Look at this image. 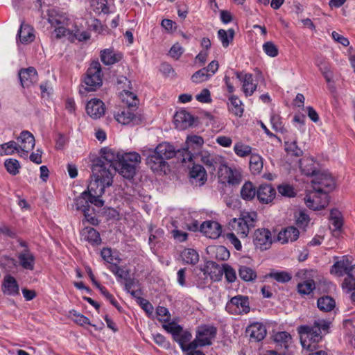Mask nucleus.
I'll use <instances>...</instances> for the list:
<instances>
[{
    "label": "nucleus",
    "instance_id": "obj_1",
    "mask_svg": "<svg viewBox=\"0 0 355 355\" xmlns=\"http://www.w3.org/2000/svg\"><path fill=\"white\" fill-rule=\"evenodd\" d=\"M329 322L324 319L314 321L313 324L302 325L298 327L300 343L304 349L311 353L309 355H327L324 350H317L318 343L324 334L329 332Z\"/></svg>",
    "mask_w": 355,
    "mask_h": 355
},
{
    "label": "nucleus",
    "instance_id": "obj_2",
    "mask_svg": "<svg viewBox=\"0 0 355 355\" xmlns=\"http://www.w3.org/2000/svg\"><path fill=\"white\" fill-rule=\"evenodd\" d=\"M337 261L331 268L330 272L337 277L347 275L342 283L343 289L347 293L355 288V264H352V259L348 256L335 257Z\"/></svg>",
    "mask_w": 355,
    "mask_h": 355
},
{
    "label": "nucleus",
    "instance_id": "obj_3",
    "mask_svg": "<svg viewBox=\"0 0 355 355\" xmlns=\"http://www.w3.org/2000/svg\"><path fill=\"white\" fill-rule=\"evenodd\" d=\"M140 162L141 156L135 152L117 155V162L114 171H118L125 178L131 179L135 176L137 167Z\"/></svg>",
    "mask_w": 355,
    "mask_h": 355
},
{
    "label": "nucleus",
    "instance_id": "obj_4",
    "mask_svg": "<svg viewBox=\"0 0 355 355\" xmlns=\"http://www.w3.org/2000/svg\"><path fill=\"white\" fill-rule=\"evenodd\" d=\"M83 83L80 88V93L85 94L87 92L96 91L103 84V72L101 65L98 61H94L87 69Z\"/></svg>",
    "mask_w": 355,
    "mask_h": 355
},
{
    "label": "nucleus",
    "instance_id": "obj_5",
    "mask_svg": "<svg viewBox=\"0 0 355 355\" xmlns=\"http://www.w3.org/2000/svg\"><path fill=\"white\" fill-rule=\"evenodd\" d=\"M101 166H92V178L90 182L88 191L89 194L102 196L105 193V189L110 187L112 183V174L107 172L104 173L100 171Z\"/></svg>",
    "mask_w": 355,
    "mask_h": 355
},
{
    "label": "nucleus",
    "instance_id": "obj_6",
    "mask_svg": "<svg viewBox=\"0 0 355 355\" xmlns=\"http://www.w3.org/2000/svg\"><path fill=\"white\" fill-rule=\"evenodd\" d=\"M257 219L255 211H243L239 218H234L231 222L232 228L242 237H246L250 230L254 227Z\"/></svg>",
    "mask_w": 355,
    "mask_h": 355
},
{
    "label": "nucleus",
    "instance_id": "obj_7",
    "mask_svg": "<svg viewBox=\"0 0 355 355\" xmlns=\"http://www.w3.org/2000/svg\"><path fill=\"white\" fill-rule=\"evenodd\" d=\"M335 180L326 172H318L311 180L312 189L322 193H328L335 188Z\"/></svg>",
    "mask_w": 355,
    "mask_h": 355
},
{
    "label": "nucleus",
    "instance_id": "obj_8",
    "mask_svg": "<svg viewBox=\"0 0 355 355\" xmlns=\"http://www.w3.org/2000/svg\"><path fill=\"white\" fill-rule=\"evenodd\" d=\"M225 309L228 313L234 315L249 313L250 309L248 297L238 295L232 297L227 302Z\"/></svg>",
    "mask_w": 355,
    "mask_h": 355
},
{
    "label": "nucleus",
    "instance_id": "obj_9",
    "mask_svg": "<svg viewBox=\"0 0 355 355\" xmlns=\"http://www.w3.org/2000/svg\"><path fill=\"white\" fill-rule=\"evenodd\" d=\"M306 205L313 210L324 209L329 204V195L311 190L304 198Z\"/></svg>",
    "mask_w": 355,
    "mask_h": 355
},
{
    "label": "nucleus",
    "instance_id": "obj_10",
    "mask_svg": "<svg viewBox=\"0 0 355 355\" xmlns=\"http://www.w3.org/2000/svg\"><path fill=\"white\" fill-rule=\"evenodd\" d=\"M117 162V159H115V155L113 152L110 150L103 149L101 150V155L99 158L94 161L92 166H101L100 171L107 172L112 173L115 168V164Z\"/></svg>",
    "mask_w": 355,
    "mask_h": 355
},
{
    "label": "nucleus",
    "instance_id": "obj_11",
    "mask_svg": "<svg viewBox=\"0 0 355 355\" xmlns=\"http://www.w3.org/2000/svg\"><path fill=\"white\" fill-rule=\"evenodd\" d=\"M18 144V155L23 158H27L28 153L35 145L34 136L28 130L22 131L17 137Z\"/></svg>",
    "mask_w": 355,
    "mask_h": 355
},
{
    "label": "nucleus",
    "instance_id": "obj_12",
    "mask_svg": "<svg viewBox=\"0 0 355 355\" xmlns=\"http://www.w3.org/2000/svg\"><path fill=\"white\" fill-rule=\"evenodd\" d=\"M253 243L256 249L261 251L269 249L272 243V234L266 228L255 230L253 234Z\"/></svg>",
    "mask_w": 355,
    "mask_h": 355
},
{
    "label": "nucleus",
    "instance_id": "obj_13",
    "mask_svg": "<svg viewBox=\"0 0 355 355\" xmlns=\"http://www.w3.org/2000/svg\"><path fill=\"white\" fill-rule=\"evenodd\" d=\"M216 328L212 325L204 324L198 327L196 331L197 340L200 342V346L210 345L211 340L216 336Z\"/></svg>",
    "mask_w": 355,
    "mask_h": 355
},
{
    "label": "nucleus",
    "instance_id": "obj_14",
    "mask_svg": "<svg viewBox=\"0 0 355 355\" xmlns=\"http://www.w3.org/2000/svg\"><path fill=\"white\" fill-rule=\"evenodd\" d=\"M308 272L307 270L302 269L296 274V277L302 280L297 286V291L302 295H309L315 288V284L313 279L307 278Z\"/></svg>",
    "mask_w": 355,
    "mask_h": 355
},
{
    "label": "nucleus",
    "instance_id": "obj_15",
    "mask_svg": "<svg viewBox=\"0 0 355 355\" xmlns=\"http://www.w3.org/2000/svg\"><path fill=\"white\" fill-rule=\"evenodd\" d=\"M143 155L146 156V164L153 171H164L166 166V162L154 150L148 149L144 150Z\"/></svg>",
    "mask_w": 355,
    "mask_h": 355
},
{
    "label": "nucleus",
    "instance_id": "obj_16",
    "mask_svg": "<svg viewBox=\"0 0 355 355\" xmlns=\"http://www.w3.org/2000/svg\"><path fill=\"white\" fill-rule=\"evenodd\" d=\"M236 77L242 83V91L245 96H252L257 90L258 83L251 73L242 75L239 71L235 72Z\"/></svg>",
    "mask_w": 355,
    "mask_h": 355
},
{
    "label": "nucleus",
    "instance_id": "obj_17",
    "mask_svg": "<svg viewBox=\"0 0 355 355\" xmlns=\"http://www.w3.org/2000/svg\"><path fill=\"white\" fill-rule=\"evenodd\" d=\"M246 333L251 341L259 342L262 340L267 334L266 326L259 322L250 324L246 329Z\"/></svg>",
    "mask_w": 355,
    "mask_h": 355
},
{
    "label": "nucleus",
    "instance_id": "obj_18",
    "mask_svg": "<svg viewBox=\"0 0 355 355\" xmlns=\"http://www.w3.org/2000/svg\"><path fill=\"white\" fill-rule=\"evenodd\" d=\"M105 107L103 102L97 98H92L87 102L86 112L93 119H98L105 114Z\"/></svg>",
    "mask_w": 355,
    "mask_h": 355
},
{
    "label": "nucleus",
    "instance_id": "obj_19",
    "mask_svg": "<svg viewBox=\"0 0 355 355\" xmlns=\"http://www.w3.org/2000/svg\"><path fill=\"white\" fill-rule=\"evenodd\" d=\"M1 290L6 295L15 296L19 294V286L16 279L9 274L3 277Z\"/></svg>",
    "mask_w": 355,
    "mask_h": 355
},
{
    "label": "nucleus",
    "instance_id": "obj_20",
    "mask_svg": "<svg viewBox=\"0 0 355 355\" xmlns=\"http://www.w3.org/2000/svg\"><path fill=\"white\" fill-rule=\"evenodd\" d=\"M200 231L207 237L210 239H217L222 232L220 225L216 221L207 220L205 221L200 225Z\"/></svg>",
    "mask_w": 355,
    "mask_h": 355
},
{
    "label": "nucleus",
    "instance_id": "obj_21",
    "mask_svg": "<svg viewBox=\"0 0 355 355\" xmlns=\"http://www.w3.org/2000/svg\"><path fill=\"white\" fill-rule=\"evenodd\" d=\"M115 119L119 123L123 125H137L141 121V118L137 116L132 112V110L130 107L123 109L120 112H118L115 115Z\"/></svg>",
    "mask_w": 355,
    "mask_h": 355
},
{
    "label": "nucleus",
    "instance_id": "obj_22",
    "mask_svg": "<svg viewBox=\"0 0 355 355\" xmlns=\"http://www.w3.org/2000/svg\"><path fill=\"white\" fill-rule=\"evenodd\" d=\"M19 78L21 85L24 88L29 87L34 83L37 82V72L33 67H30L26 69H21L19 71Z\"/></svg>",
    "mask_w": 355,
    "mask_h": 355
},
{
    "label": "nucleus",
    "instance_id": "obj_23",
    "mask_svg": "<svg viewBox=\"0 0 355 355\" xmlns=\"http://www.w3.org/2000/svg\"><path fill=\"white\" fill-rule=\"evenodd\" d=\"M174 123L177 128L185 130L191 126L194 121L193 116L186 110L178 111L174 115Z\"/></svg>",
    "mask_w": 355,
    "mask_h": 355
},
{
    "label": "nucleus",
    "instance_id": "obj_24",
    "mask_svg": "<svg viewBox=\"0 0 355 355\" xmlns=\"http://www.w3.org/2000/svg\"><path fill=\"white\" fill-rule=\"evenodd\" d=\"M276 195L275 189L268 184H261L257 190V198L260 202L268 204L271 202Z\"/></svg>",
    "mask_w": 355,
    "mask_h": 355
},
{
    "label": "nucleus",
    "instance_id": "obj_25",
    "mask_svg": "<svg viewBox=\"0 0 355 355\" xmlns=\"http://www.w3.org/2000/svg\"><path fill=\"white\" fill-rule=\"evenodd\" d=\"M19 266L25 270H33L35 265V257L28 248L24 249L18 254Z\"/></svg>",
    "mask_w": 355,
    "mask_h": 355
},
{
    "label": "nucleus",
    "instance_id": "obj_26",
    "mask_svg": "<svg viewBox=\"0 0 355 355\" xmlns=\"http://www.w3.org/2000/svg\"><path fill=\"white\" fill-rule=\"evenodd\" d=\"M300 232L294 226H288L282 230L278 235L277 240L282 244H286L289 242H294L299 238Z\"/></svg>",
    "mask_w": 355,
    "mask_h": 355
},
{
    "label": "nucleus",
    "instance_id": "obj_27",
    "mask_svg": "<svg viewBox=\"0 0 355 355\" xmlns=\"http://www.w3.org/2000/svg\"><path fill=\"white\" fill-rule=\"evenodd\" d=\"M204 144V139L202 137L198 135L188 136L186 140L187 151L189 155V160L191 161L193 157H195V152L192 151L198 150Z\"/></svg>",
    "mask_w": 355,
    "mask_h": 355
},
{
    "label": "nucleus",
    "instance_id": "obj_28",
    "mask_svg": "<svg viewBox=\"0 0 355 355\" xmlns=\"http://www.w3.org/2000/svg\"><path fill=\"white\" fill-rule=\"evenodd\" d=\"M200 270L203 273L205 279H207L209 277L211 281L214 282L219 280L223 275L222 270L218 268L213 261L207 262L203 268H200Z\"/></svg>",
    "mask_w": 355,
    "mask_h": 355
},
{
    "label": "nucleus",
    "instance_id": "obj_29",
    "mask_svg": "<svg viewBox=\"0 0 355 355\" xmlns=\"http://www.w3.org/2000/svg\"><path fill=\"white\" fill-rule=\"evenodd\" d=\"M190 176L193 184L202 186L207 181V173L202 166L194 164L190 171Z\"/></svg>",
    "mask_w": 355,
    "mask_h": 355
},
{
    "label": "nucleus",
    "instance_id": "obj_30",
    "mask_svg": "<svg viewBox=\"0 0 355 355\" xmlns=\"http://www.w3.org/2000/svg\"><path fill=\"white\" fill-rule=\"evenodd\" d=\"M22 44H28L35 39L34 29L29 24H21L17 33Z\"/></svg>",
    "mask_w": 355,
    "mask_h": 355
},
{
    "label": "nucleus",
    "instance_id": "obj_31",
    "mask_svg": "<svg viewBox=\"0 0 355 355\" xmlns=\"http://www.w3.org/2000/svg\"><path fill=\"white\" fill-rule=\"evenodd\" d=\"M153 150L154 153L163 157L164 161L173 158L176 154L174 147L167 142L159 144Z\"/></svg>",
    "mask_w": 355,
    "mask_h": 355
},
{
    "label": "nucleus",
    "instance_id": "obj_32",
    "mask_svg": "<svg viewBox=\"0 0 355 355\" xmlns=\"http://www.w3.org/2000/svg\"><path fill=\"white\" fill-rule=\"evenodd\" d=\"M74 205L77 210L82 211L83 214L89 211L90 205L89 200V193L87 191H83L80 196L74 200Z\"/></svg>",
    "mask_w": 355,
    "mask_h": 355
},
{
    "label": "nucleus",
    "instance_id": "obj_33",
    "mask_svg": "<svg viewBox=\"0 0 355 355\" xmlns=\"http://www.w3.org/2000/svg\"><path fill=\"white\" fill-rule=\"evenodd\" d=\"M229 101L228 107L230 111L236 116H241L244 111L242 101L235 95L230 96Z\"/></svg>",
    "mask_w": 355,
    "mask_h": 355
},
{
    "label": "nucleus",
    "instance_id": "obj_34",
    "mask_svg": "<svg viewBox=\"0 0 355 355\" xmlns=\"http://www.w3.org/2000/svg\"><path fill=\"white\" fill-rule=\"evenodd\" d=\"M121 58L119 54H116L112 50L106 49L101 51V60L106 65H112L118 62Z\"/></svg>",
    "mask_w": 355,
    "mask_h": 355
},
{
    "label": "nucleus",
    "instance_id": "obj_35",
    "mask_svg": "<svg viewBox=\"0 0 355 355\" xmlns=\"http://www.w3.org/2000/svg\"><path fill=\"white\" fill-rule=\"evenodd\" d=\"M82 235L85 240L87 241L92 245H98L101 241L99 233L92 227H85L83 230Z\"/></svg>",
    "mask_w": 355,
    "mask_h": 355
},
{
    "label": "nucleus",
    "instance_id": "obj_36",
    "mask_svg": "<svg viewBox=\"0 0 355 355\" xmlns=\"http://www.w3.org/2000/svg\"><path fill=\"white\" fill-rule=\"evenodd\" d=\"M291 340V335L286 331H279L274 335V341L277 343V347L285 350L288 348Z\"/></svg>",
    "mask_w": 355,
    "mask_h": 355
},
{
    "label": "nucleus",
    "instance_id": "obj_37",
    "mask_svg": "<svg viewBox=\"0 0 355 355\" xmlns=\"http://www.w3.org/2000/svg\"><path fill=\"white\" fill-rule=\"evenodd\" d=\"M300 167L306 175L314 176L318 173L315 168V163L312 158H302L300 160Z\"/></svg>",
    "mask_w": 355,
    "mask_h": 355
},
{
    "label": "nucleus",
    "instance_id": "obj_38",
    "mask_svg": "<svg viewBox=\"0 0 355 355\" xmlns=\"http://www.w3.org/2000/svg\"><path fill=\"white\" fill-rule=\"evenodd\" d=\"M250 170L254 175L259 174L263 166V159L258 154H251L250 157Z\"/></svg>",
    "mask_w": 355,
    "mask_h": 355
},
{
    "label": "nucleus",
    "instance_id": "obj_39",
    "mask_svg": "<svg viewBox=\"0 0 355 355\" xmlns=\"http://www.w3.org/2000/svg\"><path fill=\"white\" fill-rule=\"evenodd\" d=\"M180 257L184 263L191 265H195L199 260L198 253L192 248L184 249L181 252Z\"/></svg>",
    "mask_w": 355,
    "mask_h": 355
},
{
    "label": "nucleus",
    "instance_id": "obj_40",
    "mask_svg": "<svg viewBox=\"0 0 355 355\" xmlns=\"http://www.w3.org/2000/svg\"><path fill=\"white\" fill-rule=\"evenodd\" d=\"M317 305L320 311L329 312L335 307V300L329 296H323L318 300Z\"/></svg>",
    "mask_w": 355,
    "mask_h": 355
},
{
    "label": "nucleus",
    "instance_id": "obj_41",
    "mask_svg": "<svg viewBox=\"0 0 355 355\" xmlns=\"http://www.w3.org/2000/svg\"><path fill=\"white\" fill-rule=\"evenodd\" d=\"M257 195V190L250 182H246L241 187V196L245 200H252Z\"/></svg>",
    "mask_w": 355,
    "mask_h": 355
},
{
    "label": "nucleus",
    "instance_id": "obj_42",
    "mask_svg": "<svg viewBox=\"0 0 355 355\" xmlns=\"http://www.w3.org/2000/svg\"><path fill=\"white\" fill-rule=\"evenodd\" d=\"M138 287V282L135 279L128 278L125 279V289L134 297H139L141 295V290Z\"/></svg>",
    "mask_w": 355,
    "mask_h": 355
},
{
    "label": "nucleus",
    "instance_id": "obj_43",
    "mask_svg": "<svg viewBox=\"0 0 355 355\" xmlns=\"http://www.w3.org/2000/svg\"><path fill=\"white\" fill-rule=\"evenodd\" d=\"M234 36V31L232 28L227 31L220 29L218 31V37L220 40L223 47H227L230 43L233 40Z\"/></svg>",
    "mask_w": 355,
    "mask_h": 355
},
{
    "label": "nucleus",
    "instance_id": "obj_44",
    "mask_svg": "<svg viewBox=\"0 0 355 355\" xmlns=\"http://www.w3.org/2000/svg\"><path fill=\"white\" fill-rule=\"evenodd\" d=\"M284 148L286 153L290 156L300 157L303 155V151L300 148L295 140L293 141H285Z\"/></svg>",
    "mask_w": 355,
    "mask_h": 355
},
{
    "label": "nucleus",
    "instance_id": "obj_45",
    "mask_svg": "<svg viewBox=\"0 0 355 355\" xmlns=\"http://www.w3.org/2000/svg\"><path fill=\"white\" fill-rule=\"evenodd\" d=\"M92 10L96 14H107L109 12L107 0H91Z\"/></svg>",
    "mask_w": 355,
    "mask_h": 355
},
{
    "label": "nucleus",
    "instance_id": "obj_46",
    "mask_svg": "<svg viewBox=\"0 0 355 355\" xmlns=\"http://www.w3.org/2000/svg\"><path fill=\"white\" fill-rule=\"evenodd\" d=\"M18 144L14 141L0 145V156L12 155L15 152L18 153Z\"/></svg>",
    "mask_w": 355,
    "mask_h": 355
},
{
    "label": "nucleus",
    "instance_id": "obj_47",
    "mask_svg": "<svg viewBox=\"0 0 355 355\" xmlns=\"http://www.w3.org/2000/svg\"><path fill=\"white\" fill-rule=\"evenodd\" d=\"M330 220L334 227V234L339 232L343 226V220L340 213L336 209H332L330 213Z\"/></svg>",
    "mask_w": 355,
    "mask_h": 355
},
{
    "label": "nucleus",
    "instance_id": "obj_48",
    "mask_svg": "<svg viewBox=\"0 0 355 355\" xmlns=\"http://www.w3.org/2000/svg\"><path fill=\"white\" fill-rule=\"evenodd\" d=\"M225 172L227 174V182L230 184L235 185L238 184L241 180V174L236 169H232L230 167L225 168Z\"/></svg>",
    "mask_w": 355,
    "mask_h": 355
},
{
    "label": "nucleus",
    "instance_id": "obj_49",
    "mask_svg": "<svg viewBox=\"0 0 355 355\" xmlns=\"http://www.w3.org/2000/svg\"><path fill=\"white\" fill-rule=\"evenodd\" d=\"M239 275L241 279L245 282L252 281L256 279V272L250 267L242 266L239 270Z\"/></svg>",
    "mask_w": 355,
    "mask_h": 355
},
{
    "label": "nucleus",
    "instance_id": "obj_50",
    "mask_svg": "<svg viewBox=\"0 0 355 355\" xmlns=\"http://www.w3.org/2000/svg\"><path fill=\"white\" fill-rule=\"evenodd\" d=\"M197 157L207 167L214 169V164L216 163V157L207 151H202L198 154Z\"/></svg>",
    "mask_w": 355,
    "mask_h": 355
},
{
    "label": "nucleus",
    "instance_id": "obj_51",
    "mask_svg": "<svg viewBox=\"0 0 355 355\" xmlns=\"http://www.w3.org/2000/svg\"><path fill=\"white\" fill-rule=\"evenodd\" d=\"M4 166L10 175H15L19 172L20 164L16 159L9 158L6 159Z\"/></svg>",
    "mask_w": 355,
    "mask_h": 355
},
{
    "label": "nucleus",
    "instance_id": "obj_52",
    "mask_svg": "<svg viewBox=\"0 0 355 355\" xmlns=\"http://www.w3.org/2000/svg\"><path fill=\"white\" fill-rule=\"evenodd\" d=\"M191 338L192 335L189 331H183L182 329L173 340L179 344L182 349H184L185 346L191 340Z\"/></svg>",
    "mask_w": 355,
    "mask_h": 355
},
{
    "label": "nucleus",
    "instance_id": "obj_53",
    "mask_svg": "<svg viewBox=\"0 0 355 355\" xmlns=\"http://www.w3.org/2000/svg\"><path fill=\"white\" fill-rule=\"evenodd\" d=\"M234 151L239 157H245L249 155H251L252 147L241 142H238L234 146Z\"/></svg>",
    "mask_w": 355,
    "mask_h": 355
},
{
    "label": "nucleus",
    "instance_id": "obj_54",
    "mask_svg": "<svg viewBox=\"0 0 355 355\" xmlns=\"http://www.w3.org/2000/svg\"><path fill=\"white\" fill-rule=\"evenodd\" d=\"M211 77V73L207 72L205 68H202L195 72L191 76V80L194 83H200L209 80Z\"/></svg>",
    "mask_w": 355,
    "mask_h": 355
},
{
    "label": "nucleus",
    "instance_id": "obj_55",
    "mask_svg": "<svg viewBox=\"0 0 355 355\" xmlns=\"http://www.w3.org/2000/svg\"><path fill=\"white\" fill-rule=\"evenodd\" d=\"M122 100L123 101H126V103L128 107H134L137 103V96L132 93V92L124 89L123 90V93L121 94Z\"/></svg>",
    "mask_w": 355,
    "mask_h": 355
},
{
    "label": "nucleus",
    "instance_id": "obj_56",
    "mask_svg": "<svg viewBox=\"0 0 355 355\" xmlns=\"http://www.w3.org/2000/svg\"><path fill=\"white\" fill-rule=\"evenodd\" d=\"M270 277L281 283L288 282L292 279L291 275L286 271L272 272Z\"/></svg>",
    "mask_w": 355,
    "mask_h": 355
},
{
    "label": "nucleus",
    "instance_id": "obj_57",
    "mask_svg": "<svg viewBox=\"0 0 355 355\" xmlns=\"http://www.w3.org/2000/svg\"><path fill=\"white\" fill-rule=\"evenodd\" d=\"M263 50L265 53L272 58L277 56L279 50L277 46L272 42H266L263 44Z\"/></svg>",
    "mask_w": 355,
    "mask_h": 355
},
{
    "label": "nucleus",
    "instance_id": "obj_58",
    "mask_svg": "<svg viewBox=\"0 0 355 355\" xmlns=\"http://www.w3.org/2000/svg\"><path fill=\"white\" fill-rule=\"evenodd\" d=\"M162 327L167 332L172 334L173 338H175V336L182 330V327L174 322L164 324L162 325Z\"/></svg>",
    "mask_w": 355,
    "mask_h": 355
},
{
    "label": "nucleus",
    "instance_id": "obj_59",
    "mask_svg": "<svg viewBox=\"0 0 355 355\" xmlns=\"http://www.w3.org/2000/svg\"><path fill=\"white\" fill-rule=\"evenodd\" d=\"M270 123L272 128L275 131L283 132L285 130L282 119L279 115L275 114H272L270 117Z\"/></svg>",
    "mask_w": 355,
    "mask_h": 355
},
{
    "label": "nucleus",
    "instance_id": "obj_60",
    "mask_svg": "<svg viewBox=\"0 0 355 355\" xmlns=\"http://www.w3.org/2000/svg\"><path fill=\"white\" fill-rule=\"evenodd\" d=\"M157 320L160 322H166L171 319V314L166 307L159 306L156 309Z\"/></svg>",
    "mask_w": 355,
    "mask_h": 355
},
{
    "label": "nucleus",
    "instance_id": "obj_61",
    "mask_svg": "<svg viewBox=\"0 0 355 355\" xmlns=\"http://www.w3.org/2000/svg\"><path fill=\"white\" fill-rule=\"evenodd\" d=\"M101 255L103 260L109 263H112L114 260H116L117 263L121 261V259L118 257H114L112 254V250L109 248H104L101 251Z\"/></svg>",
    "mask_w": 355,
    "mask_h": 355
},
{
    "label": "nucleus",
    "instance_id": "obj_62",
    "mask_svg": "<svg viewBox=\"0 0 355 355\" xmlns=\"http://www.w3.org/2000/svg\"><path fill=\"white\" fill-rule=\"evenodd\" d=\"M278 192L285 197L292 198L295 196L294 188L289 184H281L277 187Z\"/></svg>",
    "mask_w": 355,
    "mask_h": 355
},
{
    "label": "nucleus",
    "instance_id": "obj_63",
    "mask_svg": "<svg viewBox=\"0 0 355 355\" xmlns=\"http://www.w3.org/2000/svg\"><path fill=\"white\" fill-rule=\"evenodd\" d=\"M216 259L218 260L225 261L230 257V252L228 250L222 245H219L215 248Z\"/></svg>",
    "mask_w": 355,
    "mask_h": 355
},
{
    "label": "nucleus",
    "instance_id": "obj_64",
    "mask_svg": "<svg viewBox=\"0 0 355 355\" xmlns=\"http://www.w3.org/2000/svg\"><path fill=\"white\" fill-rule=\"evenodd\" d=\"M184 51L182 46L178 43H175L170 49L168 55L175 60H178Z\"/></svg>",
    "mask_w": 355,
    "mask_h": 355
}]
</instances>
